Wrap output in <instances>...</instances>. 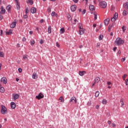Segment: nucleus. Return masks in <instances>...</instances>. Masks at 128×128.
<instances>
[{
    "label": "nucleus",
    "instance_id": "15",
    "mask_svg": "<svg viewBox=\"0 0 128 128\" xmlns=\"http://www.w3.org/2000/svg\"><path fill=\"white\" fill-rule=\"evenodd\" d=\"M32 78L34 80H36V78H38V74H36V73H33Z\"/></svg>",
    "mask_w": 128,
    "mask_h": 128
},
{
    "label": "nucleus",
    "instance_id": "37",
    "mask_svg": "<svg viewBox=\"0 0 128 128\" xmlns=\"http://www.w3.org/2000/svg\"><path fill=\"white\" fill-rule=\"evenodd\" d=\"M16 8L18 10L20 9V4H18V3L16 4Z\"/></svg>",
    "mask_w": 128,
    "mask_h": 128
},
{
    "label": "nucleus",
    "instance_id": "24",
    "mask_svg": "<svg viewBox=\"0 0 128 128\" xmlns=\"http://www.w3.org/2000/svg\"><path fill=\"white\" fill-rule=\"evenodd\" d=\"M86 74V72L83 71V72H79V74L81 76H84V74Z\"/></svg>",
    "mask_w": 128,
    "mask_h": 128
},
{
    "label": "nucleus",
    "instance_id": "3",
    "mask_svg": "<svg viewBox=\"0 0 128 128\" xmlns=\"http://www.w3.org/2000/svg\"><path fill=\"white\" fill-rule=\"evenodd\" d=\"M1 112L3 114L8 113V111H6V108L4 106H2Z\"/></svg>",
    "mask_w": 128,
    "mask_h": 128
},
{
    "label": "nucleus",
    "instance_id": "32",
    "mask_svg": "<svg viewBox=\"0 0 128 128\" xmlns=\"http://www.w3.org/2000/svg\"><path fill=\"white\" fill-rule=\"evenodd\" d=\"M94 20H96L98 19V14H96V12H94Z\"/></svg>",
    "mask_w": 128,
    "mask_h": 128
},
{
    "label": "nucleus",
    "instance_id": "33",
    "mask_svg": "<svg viewBox=\"0 0 128 128\" xmlns=\"http://www.w3.org/2000/svg\"><path fill=\"white\" fill-rule=\"evenodd\" d=\"M78 28H80V30H82V28H84L82 27V23H79L78 24Z\"/></svg>",
    "mask_w": 128,
    "mask_h": 128
},
{
    "label": "nucleus",
    "instance_id": "31",
    "mask_svg": "<svg viewBox=\"0 0 128 128\" xmlns=\"http://www.w3.org/2000/svg\"><path fill=\"white\" fill-rule=\"evenodd\" d=\"M12 8V6L10 5H8L6 7V10H8V12H10V8Z\"/></svg>",
    "mask_w": 128,
    "mask_h": 128
},
{
    "label": "nucleus",
    "instance_id": "54",
    "mask_svg": "<svg viewBox=\"0 0 128 128\" xmlns=\"http://www.w3.org/2000/svg\"><path fill=\"white\" fill-rule=\"evenodd\" d=\"M112 126L113 128H114V126H116V125L114 123H112Z\"/></svg>",
    "mask_w": 128,
    "mask_h": 128
},
{
    "label": "nucleus",
    "instance_id": "9",
    "mask_svg": "<svg viewBox=\"0 0 128 128\" xmlns=\"http://www.w3.org/2000/svg\"><path fill=\"white\" fill-rule=\"evenodd\" d=\"M84 32H86V30H84V28H82L81 29H80L79 30V34L80 36L84 34Z\"/></svg>",
    "mask_w": 128,
    "mask_h": 128
},
{
    "label": "nucleus",
    "instance_id": "10",
    "mask_svg": "<svg viewBox=\"0 0 128 128\" xmlns=\"http://www.w3.org/2000/svg\"><path fill=\"white\" fill-rule=\"evenodd\" d=\"M12 96L14 100H16L20 98V96L18 94H13Z\"/></svg>",
    "mask_w": 128,
    "mask_h": 128
},
{
    "label": "nucleus",
    "instance_id": "16",
    "mask_svg": "<svg viewBox=\"0 0 128 128\" xmlns=\"http://www.w3.org/2000/svg\"><path fill=\"white\" fill-rule=\"evenodd\" d=\"M100 80V77H96L94 80V84L98 82Z\"/></svg>",
    "mask_w": 128,
    "mask_h": 128
},
{
    "label": "nucleus",
    "instance_id": "45",
    "mask_svg": "<svg viewBox=\"0 0 128 128\" xmlns=\"http://www.w3.org/2000/svg\"><path fill=\"white\" fill-rule=\"evenodd\" d=\"M64 82H68V78H66V77H64Z\"/></svg>",
    "mask_w": 128,
    "mask_h": 128
},
{
    "label": "nucleus",
    "instance_id": "30",
    "mask_svg": "<svg viewBox=\"0 0 128 128\" xmlns=\"http://www.w3.org/2000/svg\"><path fill=\"white\" fill-rule=\"evenodd\" d=\"M102 104H108V101L106 99H104L102 100Z\"/></svg>",
    "mask_w": 128,
    "mask_h": 128
},
{
    "label": "nucleus",
    "instance_id": "36",
    "mask_svg": "<svg viewBox=\"0 0 128 128\" xmlns=\"http://www.w3.org/2000/svg\"><path fill=\"white\" fill-rule=\"evenodd\" d=\"M23 58H24V60H28V55H24V56H23Z\"/></svg>",
    "mask_w": 128,
    "mask_h": 128
},
{
    "label": "nucleus",
    "instance_id": "40",
    "mask_svg": "<svg viewBox=\"0 0 128 128\" xmlns=\"http://www.w3.org/2000/svg\"><path fill=\"white\" fill-rule=\"evenodd\" d=\"M30 12V10L28 8H26V14H28Z\"/></svg>",
    "mask_w": 128,
    "mask_h": 128
},
{
    "label": "nucleus",
    "instance_id": "13",
    "mask_svg": "<svg viewBox=\"0 0 128 128\" xmlns=\"http://www.w3.org/2000/svg\"><path fill=\"white\" fill-rule=\"evenodd\" d=\"M110 22V18H107L106 20H104V24L105 26H108Z\"/></svg>",
    "mask_w": 128,
    "mask_h": 128
},
{
    "label": "nucleus",
    "instance_id": "44",
    "mask_svg": "<svg viewBox=\"0 0 128 128\" xmlns=\"http://www.w3.org/2000/svg\"><path fill=\"white\" fill-rule=\"evenodd\" d=\"M88 106H92V102L91 101H89L88 102V104H87Z\"/></svg>",
    "mask_w": 128,
    "mask_h": 128
},
{
    "label": "nucleus",
    "instance_id": "26",
    "mask_svg": "<svg viewBox=\"0 0 128 128\" xmlns=\"http://www.w3.org/2000/svg\"><path fill=\"white\" fill-rule=\"evenodd\" d=\"M89 8L91 10H94V6L92 5H90L89 6Z\"/></svg>",
    "mask_w": 128,
    "mask_h": 128
},
{
    "label": "nucleus",
    "instance_id": "1",
    "mask_svg": "<svg viewBox=\"0 0 128 128\" xmlns=\"http://www.w3.org/2000/svg\"><path fill=\"white\" fill-rule=\"evenodd\" d=\"M124 44V40L120 38H117L114 42L116 46H120Z\"/></svg>",
    "mask_w": 128,
    "mask_h": 128
},
{
    "label": "nucleus",
    "instance_id": "55",
    "mask_svg": "<svg viewBox=\"0 0 128 128\" xmlns=\"http://www.w3.org/2000/svg\"><path fill=\"white\" fill-rule=\"evenodd\" d=\"M122 62H126V58H122Z\"/></svg>",
    "mask_w": 128,
    "mask_h": 128
},
{
    "label": "nucleus",
    "instance_id": "12",
    "mask_svg": "<svg viewBox=\"0 0 128 128\" xmlns=\"http://www.w3.org/2000/svg\"><path fill=\"white\" fill-rule=\"evenodd\" d=\"M70 8H71L72 12H75L76 10V6L72 5V6H71Z\"/></svg>",
    "mask_w": 128,
    "mask_h": 128
},
{
    "label": "nucleus",
    "instance_id": "35",
    "mask_svg": "<svg viewBox=\"0 0 128 128\" xmlns=\"http://www.w3.org/2000/svg\"><path fill=\"white\" fill-rule=\"evenodd\" d=\"M0 58H4V52H0Z\"/></svg>",
    "mask_w": 128,
    "mask_h": 128
},
{
    "label": "nucleus",
    "instance_id": "18",
    "mask_svg": "<svg viewBox=\"0 0 128 128\" xmlns=\"http://www.w3.org/2000/svg\"><path fill=\"white\" fill-rule=\"evenodd\" d=\"M11 108H12L13 110L16 108V103L14 102H11Z\"/></svg>",
    "mask_w": 128,
    "mask_h": 128
},
{
    "label": "nucleus",
    "instance_id": "53",
    "mask_svg": "<svg viewBox=\"0 0 128 128\" xmlns=\"http://www.w3.org/2000/svg\"><path fill=\"white\" fill-rule=\"evenodd\" d=\"M118 48H116V47H114V48H113V50H114V52H116V49H117Z\"/></svg>",
    "mask_w": 128,
    "mask_h": 128
},
{
    "label": "nucleus",
    "instance_id": "8",
    "mask_svg": "<svg viewBox=\"0 0 128 128\" xmlns=\"http://www.w3.org/2000/svg\"><path fill=\"white\" fill-rule=\"evenodd\" d=\"M0 14H6V9L4 8V6H2L0 7Z\"/></svg>",
    "mask_w": 128,
    "mask_h": 128
},
{
    "label": "nucleus",
    "instance_id": "62",
    "mask_svg": "<svg viewBox=\"0 0 128 128\" xmlns=\"http://www.w3.org/2000/svg\"><path fill=\"white\" fill-rule=\"evenodd\" d=\"M44 19H42L40 20V22H41V24H42V22H44Z\"/></svg>",
    "mask_w": 128,
    "mask_h": 128
},
{
    "label": "nucleus",
    "instance_id": "46",
    "mask_svg": "<svg viewBox=\"0 0 128 128\" xmlns=\"http://www.w3.org/2000/svg\"><path fill=\"white\" fill-rule=\"evenodd\" d=\"M76 22H78V21L76 19H74V22H73V24H76Z\"/></svg>",
    "mask_w": 128,
    "mask_h": 128
},
{
    "label": "nucleus",
    "instance_id": "23",
    "mask_svg": "<svg viewBox=\"0 0 128 128\" xmlns=\"http://www.w3.org/2000/svg\"><path fill=\"white\" fill-rule=\"evenodd\" d=\"M64 28H62L60 30V33L62 34L64 33Z\"/></svg>",
    "mask_w": 128,
    "mask_h": 128
},
{
    "label": "nucleus",
    "instance_id": "7",
    "mask_svg": "<svg viewBox=\"0 0 128 128\" xmlns=\"http://www.w3.org/2000/svg\"><path fill=\"white\" fill-rule=\"evenodd\" d=\"M42 98H44V94L41 93H40L38 96H36V98H37V100H41Z\"/></svg>",
    "mask_w": 128,
    "mask_h": 128
},
{
    "label": "nucleus",
    "instance_id": "49",
    "mask_svg": "<svg viewBox=\"0 0 128 128\" xmlns=\"http://www.w3.org/2000/svg\"><path fill=\"white\" fill-rule=\"evenodd\" d=\"M125 82H126V86H128V79L125 80Z\"/></svg>",
    "mask_w": 128,
    "mask_h": 128
},
{
    "label": "nucleus",
    "instance_id": "4",
    "mask_svg": "<svg viewBox=\"0 0 128 128\" xmlns=\"http://www.w3.org/2000/svg\"><path fill=\"white\" fill-rule=\"evenodd\" d=\"M118 18V13H115L114 17L111 18L112 22H114L116 20V19Z\"/></svg>",
    "mask_w": 128,
    "mask_h": 128
},
{
    "label": "nucleus",
    "instance_id": "50",
    "mask_svg": "<svg viewBox=\"0 0 128 128\" xmlns=\"http://www.w3.org/2000/svg\"><path fill=\"white\" fill-rule=\"evenodd\" d=\"M24 18H28V14H26L24 16Z\"/></svg>",
    "mask_w": 128,
    "mask_h": 128
},
{
    "label": "nucleus",
    "instance_id": "59",
    "mask_svg": "<svg viewBox=\"0 0 128 128\" xmlns=\"http://www.w3.org/2000/svg\"><path fill=\"white\" fill-rule=\"evenodd\" d=\"M108 124H112V122H110V120H108Z\"/></svg>",
    "mask_w": 128,
    "mask_h": 128
},
{
    "label": "nucleus",
    "instance_id": "41",
    "mask_svg": "<svg viewBox=\"0 0 128 128\" xmlns=\"http://www.w3.org/2000/svg\"><path fill=\"white\" fill-rule=\"evenodd\" d=\"M102 38H104V36L100 35L99 36V40H102Z\"/></svg>",
    "mask_w": 128,
    "mask_h": 128
},
{
    "label": "nucleus",
    "instance_id": "61",
    "mask_svg": "<svg viewBox=\"0 0 128 128\" xmlns=\"http://www.w3.org/2000/svg\"><path fill=\"white\" fill-rule=\"evenodd\" d=\"M2 18H4V16H2V15H0V20H2Z\"/></svg>",
    "mask_w": 128,
    "mask_h": 128
},
{
    "label": "nucleus",
    "instance_id": "42",
    "mask_svg": "<svg viewBox=\"0 0 128 128\" xmlns=\"http://www.w3.org/2000/svg\"><path fill=\"white\" fill-rule=\"evenodd\" d=\"M34 44H36V42H34V40H32L30 42L31 46H34Z\"/></svg>",
    "mask_w": 128,
    "mask_h": 128
},
{
    "label": "nucleus",
    "instance_id": "11",
    "mask_svg": "<svg viewBox=\"0 0 128 128\" xmlns=\"http://www.w3.org/2000/svg\"><path fill=\"white\" fill-rule=\"evenodd\" d=\"M70 102H75V104H76V97L73 96L70 99Z\"/></svg>",
    "mask_w": 128,
    "mask_h": 128
},
{
    "label": "nucleus",
    "instance_id": "52",
    "mask_svg": "<svg viewBox=\"0 0 128 128\" xmlns=\"http://www.w3.org/2000/svg\"><path fill=\"white\" fill-rule=\"evenodd\" d=\"M108 86H110L112 84V82H107Z\"/></svg>",
    "mask_w": 128,
    "mask_h": 128
},
{
    "label": "nucleus",
    "instance_id": "20",
    "mask_svg": "<svg viewBox=\"0 0 128 128\" xmlns=\"http://www.w3.org/2000/svg\"><path fill=\"white\" fill-rule=\"evenodd\" d=\"M58 100H60V102H64V97L62 96H61L58 99Z\"/></svg>",
    "mask_w": 128,
    "mask_h": 128
},
{
    "label": "nucleus",
    "instance_id": "56",
    "mask_svg": "<svg viewBox=\"0 0 128 128\" xmlns=\"http://www.w3.org/2000/svg\"><path fill=\"white\" fill-rule=\"evenodd\" d=\"M22 40V42H26V38H23Z\"/></svg>",
    "mask_w": 128,
    "mask_h": 128
},
{
    "label": "nucleus",
    "instance_id": "63",
    "mask_svg": "<svg viewBox=\"0 0 128 128\" xmlns=\"http://www.w3.org/2000/svg\"><path fill=\"white\" fill-rule=\"evenodd\" d=\"M96 110H98V108H100V106H98V105H96Z\"/></svg>",
    "mask_w": 128,
    "mask_h": 128
},
{
    "label": "nucleus",
    "instance_id": "64",
    "mask_svg": "<svg viewBox=\"0 0 128 128\" xmlns=\"http://www.w3.org/2000/svg\"><path fill=\"white\" fill-rule=\"evenodd\" d=\"M40 44H44V40H40Z\"/></svg>",
    "mask_w": 128,
    "mask_h": 128
},
{
    "label": "nucleus",
    "instance_id": "58",
    "mask_svg": "<svg viewBox=\"0 0 128 128\" xmlns=\"http://www.w3.org/2000/svg\"><path fill=\"white\" fill-rule=\"evenodd\" d=\"M86 14V10H84L82 12V14Z\"/></svg>",
    "mask_w": 128,
    "mask_h": 128
},
{
    "label": "nucleus",
    "instance_id": "14",
    "mask_svg": "<svg viewBox=\"0 0 128 128\" xmlns=\"http://www.w3.org/2000/svg\"><path fill=\"white\" fill-rule=\"evenodd\" d=\"M30 12L32 14H36V8H31Z\"/></svg>",
    "mask_w": 128,
    "mask_h": 128
},
{
    "label": "nucleus",
    "instance_id": "2",
    "mask_svg": "<svg viewBox=\"0 0 128 128\" xmlns=\"http://www.w3.org/2000/svg\"><path fill=\"white\" fill-rule=\"evenodd\" d=\"M100 8H106V2L104 1H101L100 2Z\"/></svg>",
    "mask_w": 128,
    "mask_h": 128
},
{
    "label": "nucleus",
    "instance_id": "5",
    "mask_svg": "<svg viewBox=\"0 0 128 128\" xmlns=\"http://www.w3.org/2000/svg\"><path fill=\"white\" fill-rule=\"evenodd\" d=\"M1 82H2L3 84H6L8 82V80H6V77H2L0 79Z\"/></svg>",
    "mask_w": 128,
    "mask_h": 128
},
{
    "label": "nucleus",
    "instance_id": "39",
    "mask_svg": "<svg viewBox=\"0 0 128 128\" xmlns=\"http://www.w3.org/2000/svg\"><path fill=\"white\" fill-rule=\"evenodd\" d=\"M126 76H128V74H124L122 76V78L124 80H125L126 78Z\"/></svg>",
    "mask_w": 128,
    "mask_h": 128
},
{
    "label": "nucleus",
    "instance_id": "57",
    "mask_svg": "<svg viewBox=\"0 0 128 128\" xmlns=\"http://www.w3.org/2000/svg\"><path fill=\"white\" fill-rule=\"evenodd\" d=\"M118 56H120V50H119L118 52Z\"/></svg>",
    "mask_w": 128,
    "mask_h": 128
},
{
    "label": "nucleus",
    "instance_id": "21",
    "mask_svg": "<svg viewBox=\"0 0 128 128\" xmlns=\"http://www.w3.org/2000/svg\"><path fill=\"white\" fill-rule=\"evenodd\" d=\"M12 34V30H10L8 32H6V34L10 36V34Z\"/></svg>",
    "mask_w": 128,
    "mask_h": 128
},
{
    "label": "nucleus",
    "instance_id": "51",
    "mask_svg": "<svg viewBox=\"0 0 128 128\" xmlns=\"http://www.w3.org/2000/svg\"><path fill=\"white\" fill-rule=\"evenodd\" d=\"M73 2H75L76 4H78V0H72Z\"/></svg>",
    "mask_w": 128,
    "mask_h": 128
},
{
    "label": "nucleus",
    "instance_id": "22",
    "mask_svg": "<svg viewBox=\"0 0 128 128\" xmlns=\"http://www.w3.org/2000/svg\"><path fill=\"white\" fill-rule=\"evenodd\" d=\"M48 33L51 34L52 33V26H48Z\"/></svg>",
    "mask_w": 128,
    "mask_h": 128
},
{
    "label": "nucleus",
    "instance_id": "6",
    "mask_svg": "<svg viewBox=\"0 0 128 128\" xmlns=\"http://www.w3.org/2000/svg\"><path fill=\"white\" fill-rule=\"evenodd\" d=\"M16 26V20H14V22L12 24H11L10 25V28H14Z\"/></svg>",
    "mask_w": 128,
    "mask_h": 128
},
{
    "label": "nucleus",
    "instance_id": "17",
    "mask_svg": "<svg viewBox=\"0 0 128 128\" xmlns=\"http://www.w3.org/2000/svg\"><path fill=\"white\" fill-rule=\"evenodd\" d=\"M0 92H4V88L2 86V84H0Z\"/></svg>",
    "mask_w": 128,
    "mask_h": 128
},
{
    "label": "nucleus",
    "instance_id": "29",
    "mask_svg": "<svg viewBox=\"0 0 128 128\" xmlns=\"http://www.w3.org/2000/svg\"><path fill=\"white\" fill-rule=\"evenodd\" d=\"M27 4H30L32 5L34 4V1L32 0H28Z\"/></svg>",
    "mask_w": 128,
    "mask_h": 128
},
{
    "label": "nucleus",
    "instance_id": "34",
    "mask_svg": "<svg viewBox=\"0 0 128 128\" xmlns=\"http://www.w3.org/2000/svg\"><path fill=\"white\" fill-rule=\"evenodd\" d=\"M98 96H100V92L98 91H97L95 94V96L96 98H98Z\"/></svg>",
    "mask_w": 128,
    "mask_h": 128
},
{
    "label": "nucleus",
    "instance_id": "43",
    "mask_svg": "<svg viewBox=\"0 0 128 128\" xmlns=\"http://www.w3.org/2000/svg\"><path fill=\"white\" fill-rule=\"evenodd\" d=\"M52 12V9L49 7L48 8V12Z\"/></svg>",
    "mask_w": 128,
    "mask_h": 128
},
{
    "label": "nucleus",
    "instance_id": "38",
    "mask_svg": "<svg viewBox=\"0 0 128 128\" xmlns=\"http://www.w3.org/2000/svg\"><path fill=\"white\" fill-rule=\"evenodd\" d=\"M122 30L124 32H126V26H123L122 27Z\"/></svg>",
    "mask_w": 128,
    "mask_h": 128
},
{
    "label": "nucleus",
    "instance_id": "28",
    "mask_svg": "<svg viewBox=\"0 0 128 128\" xmlns=\"http://www.w3.org/2000/svg\"><path fill=\"white\" fill-rule=\"evenodd\" d=\"M127 15H128V11L124 10L123 11V16H126Z\"/></svg>",
    "mask_w": 128,
    "mask_h": 128
},
{
    "label": "nucleus",
    "instance_id": "25",
    "mask_svg": "<svg viewBox=\"0 0 128 128\" xmlns=\"http://www.w3.org/2000/svg\"><path fill=\"white\" fill-rule=\"evenodd\" d=\"M124 8H126L127 10H128V2H126L125 3L124 6H123Z\"/></svg>",
    "mask_w": 128,
    "mask_h": 128
},
{
    "label": "nucleus",
    "instance_id": "48",
    "mask_svg": "<svg viewBox=\"0 0 128 128\" xmlns=\"http://www.w3.org/2000/svg\"><path fill=\"white\" fill-rule=\"evenodd\" d=\"M18 72H22V68H19L18 69Z\"/></svg>",
    "mask_w": 128,
    "mask_h": 128
},
{
    "label": "nucleus",
    "instance_id": "19",
    "mask_svg": "<svg viewBox=\"0 0 128 128\" xmlns=\"http://www.w3.org/2000/svg\"><path fill=\"white\" fill-rule=\"evenodd\" d=\"M114 23H113L112 25H110L108 26V31L109 32H110V30H112V26H114Z\"/></svg>",
    "mask_w": 128,
    "mask_h": 128
},
{
    "label": "nucleus",
    "instance_id": "27",
    "mask_svg": "<svg viewBox=\"0 0 128 128\" xmlns=\"http://www.w3.org/2000/svg\"><path fill=\"white\" fill-rule=\"evenodd\" d=\"M120 102H122L121 106H122H122H124V99L123 98H122L120 100Z\"/></svg>",
    "mask_w": 128,
    "mask_h": 128
},
{
    "label": "nucleus",
    "instance_id": "60",
    "mask_svg": "<svg viewBox=\"0 0 128 128\" xmlns=\"http://www.w3.org/2000/svg\"><path fill=\"white\" fill-rule=\"evenodd\" d=\"M56 46L58 48H60V44H58V43L56 42Z\"/></svg>",
    "mask_w": 128,
    "mask_h": 128
},
{
    "label": "nucleus",
    "instance_id": "47",
    "mask_svg": "<svg viewBox=\"0 0 128 128\" xmlns=\"http://www.w3.org/2000/svg\"><path fill=\"white\" fill-rule=\"evenodd\" d=\"M54 14H56V12H52L51 14V16H54Z\"/></svg>",
    "mask_w": 128,
    "mask_h": 128
}]
</instances>
